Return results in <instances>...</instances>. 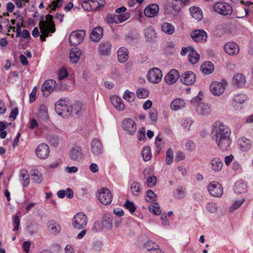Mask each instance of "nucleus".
<instances>
[{
    "instance_id": "nucleus-1",
    "label": "nucleus",
    "mask_w": 253,
    "mask_h": 253,
    "mask_svg": "<svg viewBox=\"0 0 253 253\" xmlns=\"http://www.w3.org/2000/svg\"><path fill=\"white\" fill-rule=\"evenodd\" d=\"M212 126V139L215 141L216 144L221 150H226L231 143L230 139L231 135L230 128L221 122L215 123Z\"/></svg>"
},
{
    "instance_id": "nucleus-2",
    "label": "nucleus",
    "mask_w": 253,
    "mask_h": 253,
    "mask_svg": "<svg viewBox=\"0 0 253 253\" xmlns=\"http://www.w3.org/2000/svg\"><path fill=\"white\" fill-rule=\"evenodd\" d=\"M43 20L44 17L42 16L41 17V21L39 24L41 32L42 33L40 37L42 42L45 41V38L48 37L49 33H53L55 31V25L53 22H51L50 25Z\"/></svg>"
},
{
    "instance_id": "nucleus-3",
    "label": "nucleus",
    "mask_w": 253,
    "mask_h": 253,
    "mask_svg": "<svg viewBox=\"0 0 253 253\" xmlns=\"http://www.w3.org/2000/svg\"><path fill=\"white\" fill-rule=\"evenodd\" d=\"M69 106L66 100L61 99L55 104V110L58 115L67 118L70 116Z\"/></svg>"
},
{
    "instance_id": "nucleus-4",
    "label": "nucleus",
    "mask_w": 253,
    "mask_h": 253,
    "mask_svg": "<svg viewBox=\"0 0 253 253\" xmlns=\"http://www.w3.org/2000/svg\"><path fill=\"white\" fill-rule=\"evenodd\" d=\"M87 223V217L83 212L77 213L72 219L73 226L78 230L85 228Z\"/></svg>"
},
{
    "instance_id": "nucleus-5",
    "label": "nucleus",
    "mask_w": 253,
    "mask_h": 253,
    "mask_svg": "<svg viewBox=\"0 0 253 253\" xmlns=\"http://www.w3.org/2000/svg\"><path fill=\"white\" fill-rule=\"evenodd\" d=\"M147 79L153 84H158L163 77L161 70L158 68H153L149 70L147 74Z\"/></svg>"
},
{
    "instance_id": "nucleus-6",
    "label": "nucleus",
    "mask_w": 253,
    "mask_h": 253,
    "mask_svg": "<svg viewBox=\"0 0 253 253\" xmlns=\"http://www.w3.org/2000/svg\"><path fill=\"white\" fill-rule=\"evenodd\" d=\"M227 85L226 81L222 80L221 82H213L210 85V90L215 96H219L225 91Z\"/></svg>"
},
{
    "instance_id": "nucleus-7",
    "label": "nucleus",
    "mask_w": 253,
    "mask_h": 253,
    "mask_svg": "<svg viewBox=\"0 0 253 253\" xmlns=\"http://www.w3.org/2000/svg\"><path fill=\"white\" fill-rule=\"evenodd\" d=\"M214 10L223 15H229L232 13V7L229 4L224 2L216 3L213 6Z\"/></svg>"
},
{
    "instance_id": "nucleus-8",
    "label": "nucleus",
    "mask_w": 253,
    "mask_h": 253,
    "mask_svg": "<svg viewBox=\"0 0 253 253\" xmlns=\"http://www.w3.org/2000/svg\"><path fill=\"white\" fill-rule=\"evenodd\" d=\"M85 35V30L72 32L69 36V41L72 45H76L83 42Z\"/></svg>"
},
{
    "instance_id": "nucleus-9",
    "label": "nucleus",
    "mask_w": 253,
    "mask_h": 253,
    "mask_svg": "<svg viewBox=\"0 0 253 253\" xmlns=\"http://www.w3.org/2000/svg\"><path fill=\"white\" fill-rule=\"evenodd\" d=\"M210 194L214 197H220L223 195V188L220 184L216 181L211 182L208 186Z\"/></svg>"
},
{
    "instance_id": "nucleus-10",
    "label": "nucleus",
    "mask_w": 253,
    "mask_h": 253,
    "mask_svg": "<svg viewBox=\"0 0 253 253\" xmlns=\"http://www.w3.org/2000/svg\"><path fill=\"white\" fill-rule=\"evenodd\" d=\"M98 200L103 205L110 204L112 200L111 191L107 188H101L98 193Z\"/></svg>"
},
{
    "instance_id": "nucleus-11",
    "label": "nucleus",
    "mask_w": 253,
    "mask_h": 253,
    "mask_svg": "<svg viewBox=\"0 0 253 253\" xmlns=\"http://www.w3.org/2000/svg\"><path fill=\"white\" fill-rule=\"evenodd\" d=\"M130 16V14L127 12L119 15L108 14L106 17V22L108 23H120L128 19Z\"/></svg>"
},
{
    "instance_id": "nucleus-12",
    "label": "nucleus",
    "mask_w": 253,
    "mask_h": 253,
    "mask_svg": "<svg viewBox=\"0 0 253 253\" xmlns=\"http://www.w3.org/2000/svg\"><path fill=\"white\" fill-rule=\"evenodd\" d=\"M91 151L96 156L101 155L103 153V146L101 141L98 138H94L90 144Z\"/></svg>"
},
{
    "instance_id": "nucleus-13",
    "label": "nucleus",
    "mask_w": 253,
    "mask_h": 253,
    "mask_svg": "<svg viewBox=\"0 0 253 253\" xmlns=\"http://www.w3.org/2000/svg\"><path fill=\"white\" fill-rule=\"evenodd\" d=\"M123 128L129 134L133 135L136 130V124L131 119H125L123 121Z\"/></svg>"
},
{
    "instance_id": "nucleus-14",
    "label": "nucleus",
    "mask_w": 253,
    "mask_h": 253,
    "mask_svg": "<svg viewBox=\"0 0 253 253\" xmlns=\"http://www.w3.org/2000/svg\"><path fill=\"white\" fill-rule=\"evenodd\" d=\"M36 153L40 159H45L49 155V146L45 143L40 144L36 149Z\"/></svg>"
},
{
    "instance_id": "nucleus-15",
    "label": "nucleus",
    "mask_w": 253,
    "mask_h": 253,
    "mask_svg": "<svg viewBox=\"0 0 253 253\" xmlns=\"http://www.w3.org/2000/svg\"><path fill=\"white\" fill-rule=\"evenodd\" d=\"M196 75L191 71H187L183 74L180 77L181 82L187 85L193 84L196 81Z\"/></svg>"
},
{
    "instance_id": "nucleus-16",
    "label": "nucleus",
    "mask_w": 253,
    "mask_h": 253,
    "mask_svg": "<svg viewBox=\"0 0 253 253\" xmlns=\"http://www.w3.org/2000/svg\"><path fill=\"white\" fill-rule=\"evenodd\" d=\"M247 99V97L244 94H239L233 97L232 106L236 110L242 108V105Z\"/></svg>"
},
{
    "instance_id": "nucleus-17",
    "label": "nucleus",
    "mask_w": 253,
    "mask_h": 253,
    "mask_svg": "<svg viewBox=\"0 0 253 253\" xmlns=\"http://www.w3.org/2000/svg\"><path fill=\"white\" fill-rule=\"evenodd\" d=\"M224 51L226 53L230 55H237L240 51L238 44L234 42H228L224 46Z\"/></svg>"
},
{
    "instance_id": "nucleus-18",
    "label": "nucleus",
    "mask_w": 253,
    "mask_h": 253,
    "mask_svg": "<svg viewBox=\"0 0 253 253\" xmlns=\"http://www.w3.org/2000/svg\"><path fill=\"white\" fill-rule=\"evenodd\" d=\"M180 77L178 71L175 69H171L165 76V80L168 84L175 83Z\"/></svg>"
},
{
    "instance_id": "nucleus-19",
    "label": "nucleus",
    "mask_w": 253,
    "mask_h": 253,
    "mask_svg": "<svg viewBox=\"0 0 253 253\" xmlns=\"http://www.w3.org/2000/svg\"><path fill=\"white\" fill-rule=\"evenodd\" d=\"M191 37L196 42H203L207 40V34L203 30H197L192 33Z\"/></svg>"
},
{
    "instance_id": "nucleus-20",
    "label": "nucleus",
    "mask_w": 253,
    "mask_h": 253,
    "mask_svg": "<svg viewBox=\"0 0 253 253\" xmlns=\"http://www.w3.org/2000/svg\"><path fill=\"white\" fill-rule=\"evenodd\" d=\"M83 152L81 147L75 146L69 152V157L73 161H79L82 157Z\"/></svg>"
},
{
    "instance_id": "nucleus-21",
    "label": "nucleus",
    "mask_w": 253,
    "mask_h": 253,
    "mask_svg": "<svg viewBox=\"0 0 253 253\" xmlns=\"http://www.w3.org/2000/svg\"><path fill=\"white\" fill-rule=\"evenodd\" d=\"M159 11V5L157 4H151L146 7L144 11V15L148 17L156 16Z\"/></svg>"
},
{
    "instance_id": "nucleus-22",
    "label": "nucleus",
    "mask_w": 253,
    "mask_h": 253,
    "mask_svg": "<svg viewBox=\"0 0 253 253\" xmlns=\"http://www.w3.org/2000/svg\"><path fill=\"white\" fill-rule=\"evenodd\" d=\"M83 105L80 101H76L69 106L70 116L72 115H80L82 113Z\"/></svg>"
},
{
    "instance_id": "nucleus-23",
    "label": "nucleus",
    "mask_w": 253,
    "mask_h": 253,
    "mask_svg": "<svg viewBox=\"0 0 253 253\" xmlns=\"http://www.w3.org/2000/svg\"><path fill=\"white\" fill-rule=\"evenodd\" d=\"M156 33L151 26L147 27L145 30V37L147 42H154L156 38Z\"/></svg>"
},
{
    "instance_id": "nucleus-24",
    "label": "nucleus",
    "mask_w": 253,
    "mask_h": 253,
    "mask_svg": "<svg viewBox=\"0 0 253 253\" xmlns=\"http://www.w3.org/2000/svg\"><path fill=\"white\" fill-rule=\"evenodd\" d=\"M185 106V101L181 98H177L171 101L170 108L173 111H178L184 108Z\"/></svg>"
},
{
    "instance_id": "nucleus-25",
    "label": "nucleus",
    "mask_w": 253,
    "mask_h": 253,
    "mask_svg": "<svg viewBox=\"0 0 253 253\" xmlns=\"http://www.w3.org/2000/svg\"><path fill=\"white\" fill-rule=\"evenodd\" d=\"M103 28L100 26L94 28L90 34V39L93 42L99 41L103 36Z\"/></svg>"
},
{
    "instance_id": "nucleus-26",
    "label": "nucleus",
    "mask_w": 253,
    "mask_h": 253,
    "mask_svg": "<svg viewBox=\"0 0 253 253\" xmlns=\"http://www.w3.org/2000/svg\"><path fill=\"white\" fill-rule=\"evenodd\" d=\"M110 100L113 106L118 110L123 111L125 109V105L123 103L122 99L117 95L112 96Z\"/></svg>"
},
{
    "instance_id": "nucleus-27",
    "label": "nucleus",
    "mask_w": 253,
    "mask_h": 253,
    "mask_svg": "<svg viewBox=\"0 0 253 253\" xmlns=\"http://www.w3.org/2000/svg\"><path fill=\"white\" fill-rule=\"evenodd\" d=\"M238 146L241 150L242 151H246L251 148L252 143L249 139L242 137L238 140Z\"/></svg>"
},
{
    "instance_id": "nucleus-28",
    "label": "nucleus",
    "mask_w": 253,
    "mask_h": 253,
    "mask_svg": "<svg viewBox=\"0 0 253 253\" xmlns=\"http://www.w3.org/2000/svg\"><path fill=\"white\" fill-rule=\"evenodd\" d=\"M247 183L244 181H239L236 182L234 186V192L237 194L244 193L247 191Z\"/></svg>"
},
{
    "instance_id": "nucleus-29",
    "label": "nucleus",
    "mask_w": 253,
    "mask_h": 253,
    "mask_svg": "<svg viewBox=\"0 0 253 253\" xmlns=\"http://www.w3.org/2000/svg\"><path fill=\"white\" fill-rule=\"evenodd\" d=\"M246 82L245 77L240 73L235 75L232 79L233 84L238 87L244 86L246 84Z\"/></svg>"
},
{
    "instance_id": "nucleus-30",
    "label": "nucleus",
    "mask_w": 253,
    "mask_h": 253,
    "mask_svg": "<svg viewBox=\"0 0 253 253\" xmlns=\"http://www.w3.org/2000/svg\"><path fill=\"white\" fill-rule=\"evenodd\" d=\"M210 165V167L213 171L218 172L221 170L223 163L220 159L214 158L211 161Z\"/></svg>"
},
{
    "instance_id": "nucleus-31",
    "label": "nucleus",
    "mask_w": 253,
    "mask_h": 253,
    "mask_svg": "<svg viewBox=\"0 0 253 253\" xmlns=\"http://www.w3.org/2000/svg\"><path fill=\"white\" fill-rule=\"evenodd\" d=\"M56 85V82L54 80H46L42 85V90L43 92L46 91L50 92L54 90Z\"/></svg>"
},
{
    "instance_id": "nucleus-32",
    "label": "nucleus",
    "mask_w": 253,
    "mask_h": 253,
    "mask_svg": "<svg viewBox=\"0 0 253 253\" xmlns=\"http://www.w3.org/2000/svg\"><path fill=\"white\" fill-rule=\"evenodd\" d=\"M82 54L81 50L78 48H72L70 53V58L71 61L73 63H77Z\"/></svg>"
},
{
    "instance_id": "nucleus-33",
    "label": "nucleus",
    "mask_w": 253,
    "mask_h": 253,
    "mask_svg": "<svg viewBox=\"0 0 253 253\" xmlns=\"http://www.w3.org/2000/svg\"><path fill=\"white\" fill-rule=\"evenodd\" d=\"M118 61L120 63H125L128 59V50L124 47H120L117 52Z\"/></svg>"
},
{
    "instance_id": "nucleus-34",
    "label": "nucleus",
    "mask_w": 253,
    "mask_h": 253,
    "mask_svg": "<svg viewBox=\"0 0 253 253\" xmlns=\"http://www.w3.org/2000/svg\"><path fill=\"white\" fill-rule=\"evenodd\" d=\"M200 70L204 74H211L214 70L213 64L210 61L205 62L201 66Z\"/></svg>"
},
{
    "instance_id": "nucleus-35",
    "label": "nucleus",
    "mask_w": 253,
    "mask_h": 253,
    "mask_svg": "<svg viewBox=\"0 0 253 253\" xmlns=\"http://www.w3.org/2000/svg\"><path fill=\"white\" fill-rule=\"evenodd\" d=\"M20 180L24 187H27L30 183V176L28 172L25 169L20 170Z\"/></svg>"
},
{
    "instance_id": "nucleus-36",
    "label": "nucleus",
    "mask_w": 253,
    "mask_h": 253,
    "mask_svg": "<svg viewBox=\"0 0 253 253\" xmlns=\"http://www.w3.org/2000/svg\"><path fill=\"white\" fill-rule=\"evenodd\" d=\"M111 49V45L109 42H102L99 47L100 53L103 55L109 54Z\"/></svg>"
},
{
    "instance_id": "nucleus-37",
    "label": "nucleus",
    "mask_w": 253,
    "mask_h": 253,
    "mask_svg": "<svg viewBox=\"0 0 253 253\" xmlns=\"http://www.w3.org/2000/svg\"><path fill=\"white\" fill-rule=\"evenodd\" d=\"M48 227L50 229V233L53 235L58 234L61 230L60 225L54 220L48 221Z\"/></svg>"
},
{
    "instance_id": "nucleus-38",
    "label": "nucleus",
    "mask_w": 253,
    "mask_h": 253,
    "mask_svg": "<svg viewBox=\"0 0 253 253\" xmlns=\"http://www.w3.org/2000/svg\"><path fill=\"white\" fill-rule=\"evenodd\" d=\"M189 61L192 64H195L198 62L200 58V55L197 53L196 51L192 47H189Z\"/></svg>"
},
{
    "instance_id": "nucleus-39",
    "label": "nucleus",
    "mask_w": 253,
    "mask_h": 253,
    "mask_svg": "<svg viewBox=\"0 0 253 253\" xmlns=\"http://www.w3.org/2000/svg\"><path fill=\"white\" fill-rule=\"evenodd\" d=\"M190 11L192 16L197 20H200L203 17L201 9L198 7H191Z\"/></svg>"
},
{
    "instance_id": "nucleus-40",
    "label": "nucleus",
    "mask_w": 253,
    "mask_h": 253,
    "mask_svg": "<svg viewBox=\"0 0 253 253\" xmlns=\"http://www.w3.org/2000/svg\"><path fill=\"white\" fill-rule=\"evenodd\" d=\"M197 112L201 115H208L211 113V109L208 105L200 103L197 106Z\"/></svg>"
},
{
    "instance_id": "nucleus-41",
    "label": "nucleus",
    "mask_w": 253,
    "mask_h": 253,
    "mask_svg": "<svg viewBox=\"0 0 253 253\" xmlns=\"http://www.w3.org/2000/svg\"><path fill=\"white\" fill-rule=\"evenodd\" d=\"M162 30L165 33L168 35H171L174 33L175 31L174 26L171 23L165 22L162 24Z\"/></svg>"
},
{
    "instance_id": "nucleus-42",
    "label": "nucleus",
    "mask_w": 253,
    "mask_h": 253,
    "mask_svg": "<svg viewBox=\"0 0 253 253\" xmlns=\"http://www.w3.org/2000/svg\"><path fill=\"white\" fill-rule=\"evenodd\" d=\"M32 180L37 183H41L42 177V173L38 169H33L31 171Z\"/></svg>"
},
{
    "instance_id": "nucleus-43",
    "label": "nucleus",
    "mask_w": 253,
    "mask_h": 253,
    "mask_svg": "<svg viewBox=\"0 0 253 253\" xmlns=\"http://www.w3.org/2000/svg\"><path fill=\"white\" fill-rule=\"evenodd\" d=\"M142 156L144 161H148L151 159L152 154L150 147L145 146L143 148L142 151Z\"/></svg>"
},
{
    "instance_id": "nucleus-44",
    "label": "nucleus",
    "mask_w": 253,
    "mask_h": 253,
    "mask_svg": "<svg viewBox=\"0 0 253 253\" xmlns=\"http://www.w3.org/2000/svg\"><path fill=\"white\" fill-rule=\"evenodd\" d=\"M38 117L43 120H46L48 118L47 110L45 105H41L38 113Z\"/></svg>"
},
{
    "instance_id": "nucleus-45",
    "label": "nucleus",
    "mask_w": 253,
    "mask_h": 253,
    "mask_svg": "<svg viewBox=\"0 0 253 253\" xmlns=\"http://www.w3.org/2000/svg\"><path fill=\"white\" fill-rule=\"evenodd\" d=\"M148 209L149 211L154 214L160 215L161 213V210L156 202H153V205L149 206Z\"/></svg>"
},
{
    "instance_id": "nucleus-46",
    "label": "nucleus",
    "mask_w": 253,
    "mask_h": 253,
    "mask_svg": "<svg viewBox=\"0 0 253 253\" xmlns=\"http://www.w3.org/2000/svg\"><path fill=\"white\" fill-rule=\"evenodd\" d=\"M149 94L148 90L143 88H138L136 91V95L139 98H146L148 96Z\"/></svg>"
},
{
    "instance_id": "nucleus-47",
    "label": "nucleus",
    "mask_w": 253,
    "mask_h": 253,
    "mask_svg": "<svg viewBox=\"0 0 253 253\" xmlns=\"http://www.w3.org/2000/svg\"><path fill=\"white\" fill-rule=\"evenodd\" d=\"M130 189L132 193L135 196L139 195L141 192L140 184L137 182H134L131 184Z\"/></svg>"
},
{
    "instance_id": "nucleus-48",
    "label": "nucleus",
    "mask_w": 253,
    "mask_h": 253,
    "mask_svg": "<svg viewBox=\"0 0 253 253\" xmlns=\"http://www.w3.org/2000/svg\"><path fill=\"white\" fill-rule=\"evenodd\" d=\"M0 24H3L4 26L7 29V32H10L12 29L13 32H15V28L10 26L9 21L8 19L3 18L2 16H0Z\"/></svg>"
},
{
    "instance_id": "nucleus-49",
    "label": "nucleus",
    "mask_w": 253,
    "mask_h": 253,
    "mask_svg": "<svg viewBox=\"0 0 253 253\" xmlns=\"http://www.w3.org/2000/svg\"><path fill=\"white\" fill-rule=\"evenodd\" d=\"M159 247L158 245L151 241H147L144 246V248L147 251L146 252L151 251L153 249H157V248Z\"/></svg>"
},
{
    "instance_id": "nucleus-50",
    "label": "nucleus",
    "mask_w": 253,
    "mask_h": 253,
    "mask_svg": "<svg viewBox=\"0 0 253 253\" xmlns=\"http://www.w3.org/2000/svg\"><path fill=\"white\" fill-rule=\"evenodd\" d=\"M173 159V151L172 149L169 148L167 151L166 163L168 165L171 164Z\"/></svg>"
},
{
    "instance_id": "nucleus-51",
    "label": "nucleus",
    "mask_w": 253,
    "mask_h": 253,
    "mask_svg": "<svg viewBox=\"0 0 253 253\" xmlns=\"http://www.w3.org/2000/svg\"><path fill=\"white\" fill-rule=\"evenodd\" d=\"M149 117L152 123H156L158 121V113L156 110L151 109L149 111Z\"/></svg>"
},
{
    "instance_id": "nucleus-52",
    "label": "nucleus",
    "mask_w": 253,
    "mask_h": 253,
    "mask_svg": "<svg viewBox=\"0 0 253 253\" xmlns=\"http://www.w3.org/2000/svg\"><path fill=\"white\" fill-rule=\"evenodd\" d=\"M134 94L133 92L126 90L123 95V98L128 102H131L133 101Z\"/></svg>"
},
{
    "instance_id": "nucleus-53",
    "label": "nucleus",
    "mask_w": 253,
    "mask_h": 253,
    "mask_svg": "<svg viewBox=\"0 0 253 253\" xmlns=\"http://www.w3.org/2000/svg\"><path fill=\"white\" fill-rule=\"evenodd\" d=\"M63 1L62 0H55L52 1L49 5L52 10L55 11L56 8H59L62 6Z\"/></svg>"
},
{
    "instance_id": "nucleus-54",
    "label": "nucleus",
    "mask_w": 253,
    "mask_h": 253,
    "mask_svg": "<svg viewBox=\"0 0 253 253\" xmlns=\"http://www.w3.org/2000/svg\"><path fill=\"white\" fill-rule=\"evenodd\" d=\"M48 139L51 144L54 146H57L59 143V139L58 136L51 134L48 136Z\"/></svg>"
},
{
    "instance_id": "nucleus-55",
    "label": "nucleus",
    "mask_w": 253,
    "mask_h": 253,
    "mask_svg": "<svg viewBox=\"0 0 253 253\" xmlns=\"http://www.w3.org/2000/svg\"><path fill=\"white\" fill-rule=\"evenodd\" d=\"M124 207L128 210L131 213H132L135 211V207L134 204L128 200H127L124 205Z\"/></svg>"
},
{
    "instance_id": "nucleus-56",
    "label": "nucleus",
    "mask_w": 253,
    "mask_h": 253,
    "mask_svg": "<svg viewBox=\"0 0 253 253\" xmlns=\"http://www.w3.org/2000/svg\"><path fill=\"white\" fill-rule=\"evenodd\" d=\"M245 201V200L244 199H243L241 200L236 201L235 203L232 205V206L230 208V211L232 212L235 210H237L242 205Z\"/></svg>"
},
{
    "instance_id": "nucleus-57",
    "label": "nucleus",
    "mask_w": 253,
    "mask_h": 253,
    "mask_svg": "<svg viewBox=\"0 0 253 253\" xmlns=\"http://www.w3.org/2000/svg\"><path fill=\"white\" fill-rule=\"evenodd\" d=\"M104 225L107 229H111L113 227L112 220L109 215H105L104 217Z\"/></svg>"
},
{
    "instance_id": "nucleus-58",
    "label": "nucleus",
    "mask_w": 253,
    "mask_h": 253,
    "mask_svg": "<svg viewBox=\"0 0 253 253\" xmlns=\"http://www.w3.org/2000/svg\"><path fill=\"white\" fill-rule=\"evenodd\" d=\"M27 230L31 235H33L38 232V225L37 224L31 223L27 226Z\"/></svg>"
},
{
    "instance_id": "nucleus-59",
    "label": "nucleus",
    "mask_w": 253,
    "mask_h": 253,
    "mask_svg": "<svg viewBox=\"0 0 253 253\" xmlns=\"http://www.w3.org/2000/svg\"><path fill=\"white\" fill-rule=\"evenodd\" d=\"M218 207L216 203H209L206 206V209L210 212L214 213L217 210Z\"/></svg>"
},
{
    "instance_id": "nucleus-60",
    "label": "nucleus",
    "mask_w": 253,
    "mask_h": 253,
    "mask_svg": "<svg viewBox=\"0 0 253 253\" xmlns=\"http://www.w3.org/2000/svg\"><path fill=\"white\" fill-rule=\"evenodd\" d=\"M157 182V178L155 176L149 177L147 179V185L149 187H151L156 185Z\"/></svg>"
},
{
    "instance_id": "nucleus-61",
    "label": "nucleus",
    "mask_w": 253,
    "mask_h": 253,
    "mask_svg": "<svg viewBox=\"0 0 253 253\" xmlns=\"http://www.w3.org/2000/svg\"><path fill=\"white\" fill-rule=\"evenodd\" d=\"M202 92L200 91L199 94L197 96L191 99V103L194 106H198L199 104L201 103L200 102L202 99L201 96L202 95Z\"/></svg>"
},
{
    "instance_id": "nucleus-62",
    "label": "nucleus",
    "mask_w": 253,
    "mask_h": 253,
    "mask_svg": "<svg viewBox=\"0 0 253 253\" xmlns=\"http://www.w3.org/2000/svg\"><path fill=\"white\" fill-rule=\"evenodd\" d=\"M138 139L140 141H144L146 139L145 130L144 128H141L137 133Z\"/></svg>"
},
{
    "instance_id": "nucleus-63",
    "label": "nucleus",
    "mask_w": 253,
    "mask_h": 253,
    "mask_svg": "<svg viewBox=\"0 0 253 253\" xmlns=\"http://www.w3.org/2000/svg\"><path fill=\"white\" fill-rule=\"evenodd\" d=\"M13 224L14 226L13 231H18L19 230V226L20 224V219L18 216L14 215L13 217Z\"/></svg>"
},
{
    "instance_id": "nucleus-64",
    "label": "nucleus",
    "mask_w": 253,
    "mask_h": 253,
    "mask_svg": "<svg viewBox=\"0 0 253 253\" xmlns=\"http://www.w3.org/2000/svg\"><path fill=\"white\" fill-rule=\"evenodd\" d=\"M146 195L147 198H148L150 200H151V202H152V203H153V202H156L155 198L157 197V195L152 190L150 189L148 190L147 192Z\"/></svg>"
}]
</instances>
